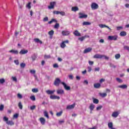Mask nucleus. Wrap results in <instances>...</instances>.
<instances>
[{"instance_id":"nucleus-1","label":"nucleus","mask_w":129,"mask_h":129,"mask_svg":"<svg viewBox=\"0 0 129 129\" xmlns=\"http://www.w3.org/2000/svg\"><path fill=\"white\" fill-rule=\"evenodd\" d=\"M3 120L4 121H6V123L7 124H8V125H15V122H14L13 120L9 121V118L7 117L6 116H4L3 117Z\"/></svg>"},{"instance_id":"nucleus-2","label":"nucleus","mask_w":129,"mask_h":129,"mask_svg":"<svg viewBox=\"0 0 129 129\" xmlns=\"http://www.w3.org/2000/svg\"><path fill=\"white\" fill-rule=\"evenodd\" d=\"M60 83H61V80L59 78H57L54 80L53 84L55 86L58 87L60 85Z\"/></svg>"},{"instance_id":"nucleus-3","label":"nucleus","mask_w":129,"mask_h":129,"mask_svg":"<svg viewBox=\"0 0 129 129\" xmlns=\"http://www.w3.org/2000/svg\"><path fill=\"white\" fill-rule=\"evenodd\" d=\"M91 8L92 10H97V9L99 8V6H98V4L95 3H93L91 5Z\"/></svg>"},{"instance_id":"nucleus-4","label":"nucleus","mask_w":129,"mask_h":129,"mask_svg":"<svg viewBox=\"0 0 129 129\" xmlns=\"http://www.w3.org/2000/svg\"><path fill=\"white\" fill-rule=\"evenodd\" d=\"M108 40H110V41H116L117 40V35L109 36L108 37Z\"/></svg>"},{"instance_id":"nucleus-5","label":"nucleus","mask_w":129,"mask_h":129,"mask_svg":"<svg viewBox=\"0 0 129 129\" xmlns=\"http://www.w3.org/2000/svg\"><path fill=\"white\" fill-rule=\"evenodd\" d=\"M69 43V40H65L64 41H62L60 43V47L62 49H64V48H65V47H66V44H68Z\"/></svg>"},{"instance_id":"nucleus-6","label":"nucleus","mask_w":129,"mask_h":129,"mask_svg":"<svg viewBox=\"0 0 129 129\" xmlns=\"http://www.w3.org/2000/svg\"><path fill=\"white\" fill-rule=\"evenodd\" d=\"M79 19H86V18H87V17H88V16L86 14H84L81 12H80L79 13Z\"/></svg>"},{"instance_id":"nucleus-7","label":"nucleus","mask_w":129,"mask_h":129,"mask_svg":"<svg viewBox=\"0 0 129 129\" xmlns=\"http://www.w3.org/2000/svg\"><path fill=\"white\" fill-rule=\"evenodd\" d=\"M55 5H56V2H50V6L48 7V8L49 10H52V9H54V8H55Z\"/></svg>"},{"instance_id":"nucleus-8","label":"nucleus","mask_w":129,"mask_h":129,"mask_svg":"<svg viewBox=\"0 0 129 129\" xmlns=\"http://www.w3.org/2000/svg\"><path fill=\"white\" fill-rule=\"evenodd\" d=\"M61 84L63 85L64 89L66 90H70L71 89V87H70V86H67V85L66 84V83H64V82H61Z\"/></svg>"},{"instance_id":"nucleus-9","label":"nucleus","mask_w":129,"mask_h":129,"mask_svg":"<svg viewBox=\"0 0 129 129\" xmlns=\"http://www.w3.org/2000/svg\"><path fill=\"white\" fill-rule=\"evenodd\" d=\"M103 55L96 54L93 56V58L94 59H101V58H103Z\"/></svg>"},{"instance_id":"nucleus-10","label":"nucleus","mask_w":129,"mask_h":129,"mask_svg":"<svg viewBox=\"0 0 129 129\" xmlns=\"http://www.w3.org/2000/svg\"><path fill=\"white\" fill-rule=\"evenodd\" d=\"M61 34L62 36H68L70 35V31H68L66 30L62 31L61 32Z\"/></svg>"},{"instance_id":"nucleus-11","label":"nucleus","mask_w":129,"mask_h":129,"mask_svg":"<svg viewBox=\"0 0 129 129\" xmlns=\"http://www.w3.org/2000/svg\"><path fill=\"white\" fill-rule=\"evenodd\" d=\"M39 120H40L41 124H42L43 125H44V124H45V123H46V119L44 117H40L39 118Z\"/></svg>"},{"instance_id":"nucleus-12","label":"nucleus","mask_w":129,"mask_h":129,"mask_svg":"<svg viewBox=\"0 0 129 129\" xmlns=\"http://www.w3.org/2000/svg\"><path fill=\"white\" fill-rule=\"evenodd\" d=\"M50 99H57L59 100V99H60V97L56 95H50Z\"/></svg>"},{"instance_id":"nucleus-13","label":"nucleus","mask_w":129,"mask_h":129,"mask_svg":"<svg viewBox=\"0 0 129 129\" xmlns=\"http://www.w3.org/2000/svg\"><path fill=\"white\" fill-rule=\"evenodd\" d=\"M28 52V50L22 49L19 52V54L21 55H25V54H27Z\"/></svg>"},{"instance_id":"nucleus-14","label":"nucleus","mask_w":129,"mask_h":129,"mask_svg":"<svg viewBox=\"0 0 129 129\" xmlns=\"http://www.w3.org/2000/svg\"><path fill=\"white\" fill-rule=\"evenodd\" d=\"M100 28H107V29H108V30H109V31H111V29H110V28H109V27L107 26L106 25L104 24H100L99 25Z\"/></svg>"},{"instance_id":"nucleus-15","label":"nucleus","mask_w":129,"mask_h":129,"mask_svg":"<svg viewBox=\"0 0 129 129\" xmlns=\"http://www.w3.org/2000/svg\"><path fill=\"white\" fill-rule=\"evenodd\" d=\"M55 90H48L47 91H46V93H47V94H48L49 95H51V94H54V93L55 92Z\"/></svg>"},{"instance_id":"nucleus-16","label":"nucleus","mask_w":129,"mask_h":129,"mask_svg":"<svg viewBox=\"0 0 129 129\" xmlns=\"http://www.w3.org/2000/svg\"><path fill=\"white\" fill-rule=\"evenodd\" d=\"M10 53H12V54H15V55H18L19 54V51L17 50L12 49L9 51Z\"/></svg>"},{"instance_id":"nucleus-17","label":"nucleus","mask_w":129,"mask_h":129,"mask_svg":"<svg viewBox=\"0 0 129 129\" xmlns=\"http://www.w3.org/2000/svg\"><path fill=\"white\" fill-rule=\"evenodd\" d=\"M91 50H92V48L88 47L84 50V53L85 54H86V53H89V52H90Z\"/></svg>"},{"instance_id":"nucleus-18","label":"nucleus","mask_w":129,"mask_h":129,"mask_svg":"<svg viewBox=\"0 0 129 129\" xmlns=\"http://www.w3.org/2000/svg\"><path fill=\"white\" fill-rule=\"evenodd\" d=\"M73 34L74 35H75V36H76L77 37H80V36L81 35V34H80V33L78 32V30L75 31V32H73Z\"/></svg>"},{"instance_id":"nucleus-19","label":"nucleus","mask_w":129,"mask_h":129,"mask_svg":"<svg viewBox=\"0 0 129 129\" xmlns=\"http://www.w3.org/2000/svg\"><path fill=\"white\" fill-rule=\"evenodd\" d=\"M75 107V104L67 106V109H72Z\"/></svg>"},{"instance_id":"nucleus-20","label":"nucleus","mask_w":129,"mask_h":129,"mask_svg":"<svg viewBox=\"0 0 129 129\" xmlns=\"http://www.w3.org/2000/svg\"><path fill=\"white\" fill-rule=\"evenodd\" d=\"M56 93L57 94H64V91L62 89H59L56 90Z\"/></svg>"},{"instance_id":"nucleus-21","label":"nucleus","mask_w":129,"mask_h":129,"mask_svg":"<svg viewBox=\"0 0 129 129\" xmlns=\"http://www.w3.org/2000/svg\"><path fill=\"white\" fill-rule=\"evenodd\" d=\"M118 112H113L111 115L113 117H117L118 116Z\"/></svg>"},{"instance_id":"nucleus-22","label":"nucleus","mask_w":129,"mask_h":129,"mask_svg":"<svg viewBox=\"0 0 129 129\" xmlns=\"http://www.w3.org/2000/svg\"><path fill=\"white\" fill-rule=\"evenodd\" d=\"M118 88H121V89H125L127 88V86L126 85H122L118 86Z\"/></svg>"},{"instance_id":"nucleus-23","label":"nucleus","mask_w":129,"mask_h":129,"mask_svg":"<svg viewBox=\"0 0 129 129\" xmlns=\"http://www.w3.org/2000/svg\"><path fill=\"white\" fill-rule=\"evenodd\" d=\"M34 41L35 43H39L40 44H43V42L41 41L39 38H35Z\"/></svg>"},{"instance_id":"nucleus-24","label":"nucleus","mask_w":129,"mask_h":129,"mask_svg":"<svg viewBox=\"0 0 129 129\" xmlns=\"http://www.w3.org/2000/svg\"><path fill=\"white\" fill-rule=\"evenodd\" d=\"M72 11L73 12H77V11H79V8L78 7H73L72 8Z\"/></svg>"},{"instance_id":"nucleus-25","label":"nucleus","mask_w":129,"mask_h":129,"mask_svg":"<svg viewBox=\"0 0 129 129\" xmlns=\"http://www.w3.org/2000/svg\"><path fill=\"white\" fill-rule=\"evenodd\" d=\"M48 35L50 36L51 39L53 38V35H54V30H51L48 32Z\"/></svg>"},{"instance_id":"nucleus-26","label":"nucleus","mask_w":129,"mask_h":129,"mask_svg":"<svg viewBox=\"0 0 129 129\" xmlns=\"http://www.w3.org/2000/svg\"><path fill=\"white\" fill-rule=\"evenodd\" d=\"M95 108V106L93 104H91L89 106V109H90L91 111H93V110Z\"/></svg>"},{"instance_id":"nucleus-27","label":"nucleus","mask_w":129,"mask_h":129,"mask_svg":"<svg viewBox=\"0 0 129 129\" xmlns=\"http://www.w3.org/2000/svg\"><path fill=\"white\" fill-rule=\"evenodd\" d=\"M120 36L121 37H124L126 36V32L125 31H122L120 33Z\"/></svg>"},{"instance_id":"nucleus-28","label":"nucleus","mask_w":129,"mask_h":129,"mask_svg":"<svg viewBox=\"0 0 129 129\" xmlns=\"http://www.w3.org/2000/svg\"><path fill=\"white\" fill-rule=\"evenodd\" d=\"M99 95L104 98V97H106V96H107V94H106V93H99Z\"/></svg>"},{"instance_id":"nucleus-29","label":"nucleus","mask_w":129,"mask_h":129,"mask_svg":"<svg viewBox=\"0 0 129 129\" xmlns=\"http://www.w3.org/2000/svg\"><path fill=\"white\" fill-rule=\"evenodd\" d=\"M91 25V23L88 22H84L83 23V26H89Z\"/></svg>"},{"instance_id":"nucleus-30","label":"nucleus","mask_w":129,"mask_h":129,"mask_svg":"<svg viewBox=\"0 0 129 129\" xmlns=\"http://www.w3.org/2000/svg\"><path fill=\"white\" fill-rule=\"evenodd\" d=\"M93 99V103H95V104H98V103H99V100H98V99L95 98H94Z\"/></svg>"},{"instance_id":"nucleus-31","label":"nucleus","mask_w":129,"mask_h":129,"mask_svg":"<svg viewBox=\"0 0 129 129\" xmlns=\"http://www.w3.org/2000/svg\"><path fill=\"white\" fill-rule=\"evenodd\" d=\"M101 85L99 83H97V84H94V87L95 88H99V87H100Z\"/></svg>"},{"instance_id":"nucleus-32","label":"nucleus","mask_w":129,"mask_h":129,"mask_svg":"<svg viewBox=\"0 0 129 129\" xmlns=\"http://www.w3.org/2000/svg\"><path fill=\"white\" fill-rule=\"evenodd\" d=\"M53 22H54V23H57V20L55 19H52L50 21L48 22V24H52Z\"/></svg>"},{"instance_id":"nucleus-33","label":"nucleus","mask_w":129,"mask_h":129,"mask_svg":"<svg viewBox=\"0 0 129 129\" xmlns=\"http://www.w3.org/2000/svg\"><path fill=\"white\" fill-rule=\"evenodd\" d=\"M18 107H19L20 109H23V105L22 104V102H20L18 103Z\"/></svg>"},{"instance_id":"nucleus-34","label":"nucleus","mask_w":129,"mask_h":129,"mask_svg":"<svg viewBox=\"0 0 129 129\" xmlns=\"http://www.w3.org/2000/svg\"><path fill=\"white\" fill-rule=\"evenodd\" d=\"M5 82H6V80H5V79L2 78V79H0L1 84H4V83H5Z\"/></svg>"},{"instance_id":"nucleus-35","label":"nucleus","mask_w":129,"mask_h":129,"mask_svg":"<svg viewBox=\"0 0 129 129\" xmlns=\"http://www.w3.org/2000/svg\"><path fill=\"white\" fill-rule=\"evenodd\" d=\"M59 27H60V25L59 24V23H56L54 26V29H59Z\"/></svg>"},{"instance_id":"nucleus-36","label":"nucleus","mask_w":129,"mask_h":129,"mask_svg":"<svg viewBox=\"0 0 129 129\" xmlns=\"http://www.w3.org/2000/svg\"><path fill=\"white\" fill-rule=\"evenodd\" d=\"M30 99L32 100V101H35V100H36V97H35L34 95H32L30 96Z\"/></svg>"},{"instance_id":"nucleus-37","label":"nucleus","mask_w":129,"mask_h":129,"mask_svg":"<svg viewBox=\"0 0 129 129\" xmlns=\"http://www.w3.org/2000/svg\"><path fill=\"white\" fill-rule=\"evenodd\" d=\"M62 113H63V111H61L59 112H57L56 113V116H61V115H62Z\"/></svg>"},{"instance_id":"nucleus-38","label":"nucleus","mask_w":129,"mask_h":129,"mask_svg":"<svg viewBox=\"0 0 129 129\" xmlns=\"http://www.w3.org/2000/svg\"><path fill=\"white\" fill-rule=\"evenodd\" d=\"M116 80L119 83H122V80L120 79V78H116Z\"/></svg>"},{"instance_id":"nucleus-39","label":"nucleus","mask_w":129,"mask_h":129,"mask_svg":"<svg viewBox=\"0 0 129 129\" xmlns=\"http://www.w3.org/2000/svg\"><path fill=\"white\" fill-rule=\"evenodd\" d=\"M115 59H119L120 58V54H116L115 55Z\"/></svg>"},{"instance_id":"nucleus-40","label":"nucleus","mask_w":129,"mask_h":129,"mask_svg":"<svg viewBox=\"0 0 129 129\" xmlns=\"http://www.w3.org/2000/svg\"><path fill=\"white\" fill-rule=\"evenodd\" d=\"M44 116L47 117V118H49V115L48 114V112L46 111H45L44 112Z\"/></svg>"},{"instance_id":"nucleus-41","label":"nucleus","mask_w":129,"mask_h":129,"mask_svg":"<svg viewBox=\"0 0 129 129\" xmlns=\"http://www.w3.org/2000/svg\"><path fill=\"white\" fill-rule=\"evenodd\" d=\"M32 92H34V93H37V92H38L39 90L38 89L33 88L32 89Z\"/></svg>"},{"instance_id":"nucleus-42","label":"nucleus","mask_w":129,"mask_h":129,"mask_svg":"<svg viewBox=\"0 0 129 129\" xmlns=\"http://www.w3.org/2000/svg\"><path fill=\"white\" fill-rule=\"evenodd\" d=\"M20 67L21 68H25L26 67V63L23 62L20 63Z\"/></svg>"},{"instance_id":"nucleus-43","label":"nucleus","mask_w":129,"mask_h":129,"mask_svg":"<svg viewBox=\"0 0 129 129\" xmlns=\"http://www.w3.org/2000/svg\"><path fill=\"white\" fill-rule=\"evenodd\" d=\"M32 61H35V60H36V59H37V56H36V55H33L32 56H31Z\"/></svg>"},{"instance_id":"nucleus-44","label":"nucleus","mask_w":129,"mask_h":129,"mask_svg":"<svg viewBox=\"0 0 129 129\" xmlns=\"http://www.w3.org/2000/svg\"><path fill=\"white\" fill-rule=\"evenodd\" d=\"M50 58H51V55H44V59H50Z\"/></svg>"},{"instance_id":"nucleus-45","label":"nucleus","mask_w":129,"mask_h":129,"mask_svg":"<svg viewBox=\"0 0 129 129\" xmlns=\"http://www.w3.org/2000/svg\"><path fill=\"white\" fill-rule=\"evenodd\" d=\"M53 14H54V15H59L60 14V11H54L53 12Z\"/></svg>"},{"instance_id":"nucleus-46","label":"nucleus","mask_w":129,"mask_h":129,"mask_svg":"<svg viewBox=\"0 0 129 129\" xmlns=\"http://www.w3.org/2000/svg\"><path fill=\"white\" fill-rule=\"evenodd\" d=\"M109 66H110V67H111V68H116V66H114L112 63H109Z\"/></svg>"},{"instance_id":"nucleus-47","label":"nucleus","mask_w":129,"mask_h":129,"mask_svg":"<svg viewBox=\"0 0 129 129\" xmlns=\"http://www.w3.org/2000/svg\"><path fill=\"white\" fill-rule=\"evenodd\" d=\"M4 107H4V105H0V111H3V110H4Z\"/></svg>"},{"instance_id":"nucleus-48","label":"nucleus","mask_w":129,"mask_h":129,"mask_svg":"<svg viewBox=\"0 0 129 129\" xmlns=\"http://www.w3.org/2000/svg\"><path fill=\"white\" fill-rule=\"evenodd\" d=\"M17 96H18V98H20V99H21V98H23V96H22V95L20 93H18L17 94Z\"/></svg>"},{"instance_id":"nucleus-49","label":"nucleus","mask_w":129,"mask_h":129,"mask_svg":"<svg viewBox=\"0 0 129 129\" xmlns=\"http://www.w3.org/2000/svg\"><path fill=\"white\" fill-rule=\"evenodd\" d=\"M12 80L15 82H17V81H18V79H17V78L16 77H12Z\"/></svg>"},{"instance_id":"nucleus-50","label":"nucleus","mask_w":129,"mask_h":129,"mask_svg":"<svg viewBox=\"0 0 129 129\" xmlns=\"http://www.w3.org/2000/svg\"><path fill=\"white\" fill-rule=\"evenodd\" d=\"M35 108H36V106L35 105H33V106H31L30 107V109L31 110H34V109H35Z\"/></svg>"},{"instance_id":"nucleus-51","label":"nucleus","mask_w":129,"mask_h":129,"mask_svg":"<svg viewBox=\"0 0 129 129\" xmlns=\"http://www.w3.org/2000/svg\"><path fill=\"white\" fill-rule=\"evenodd\" d=\"M13 117L14 118H18V117H19V114L18 113L15 114L13 116Z\"/></svg>"},{"instance_id":"nucleus-52","label":"nucleus","mask_w":129,"mask_h":129,"mask_svg":"<svg viewBox=\"0 0 129 129\" xmlns=\"http://www.w3.org/2000/svg\"><path fill=\"white\" fill-rule=\"evenodd\" d=\"M102 108V106L100 105L99 106L97 107L96 110H100Z\"/></svg>"},{"instance_id":"nucleus-53","label":"nucleus","mask_w":129,"mask_h":129,"mask_svg":"<svg viewBox=\"0 0 129 129\" xmlns=\"http://www.w3.org/2000/svg\"><path fill=\"white\" fill-rule=\"evenodd\" d=\"M30 73H31V74H35L36 73V71L35 70H31L30 71Z\"/></svg>"},{"instance_id":"nucleus-54","label":"nucleus","mask_w":129,"mask_h":129,"mask_svg":"<svg viewBox=\"0 0 129 129\" xmlns=\"http://www.w3.org/2000/svg\"><path fill=\"white\" fill-rule=\"evenodd\" d=\"M59 14L61 15V16H65V12H63V11H61V12H59Z\"/></svg>"},{"instance_id":"nucleus-55","label":"nucleus","mask_w":129,"mask_h":129,"mask_svg":"<svg viewBox=\"0 0 129 129\" xmlns=\"http://www.w3.org/2000/svg\"><path fill=\"white\" fill-rule=\"evenodd\" d=\"M48 20H49V19L48 18V17H45L43 19V22H48Z\"/></svg>"},{"instance_id":"nucleus-56","label":"nucleus","mask_w":129,"mask_h":129,"mask_svg":"<svg viewBox=\"0 0 129 129\" xmlns=\"http://www.w3.org/2000/svg\"><path fill=\"white\" fill-rule=\"evenodd\" d=\"M84 39H85V37H82L79 38V40H80V41H81V42H82V41H83V40H84Z\"/></svg>"},{"instance_id":"nucleus-57","label":"nucleus","mask_w":129,"mask_h":129,"mask_svg":"<svg viewBox=\"0 0 129 129\" xmlns=\"http://www.w3.org/2000/svg\"><path fill=\"white\" fill-rule=\"evenodd\" d=\"M14 63H15L16 65H19V64H20V62H19V60H14Z\"/></svg>"},{"instance_id":"nucleus-58","label":"nucleus","mask_w":129,"mask_h":129,"mask_svg":"<svg viewBox=\"0 0 129 129\" xmlns=\"http://www.w3.org/2000/svg\"><path fill=\"white\" fill-rule=\"evenodd\" d=\"M27 7L28 9H31V2H29L27 5Z\"/></svg>"},{"instance_id":"nucleus-59","label":"nucleus","mask_w":129,"mask_h":129,"mask_svg":"<svg viewBox=\"0 0 129 129\" xmlns=\"http://www.w3.org/2000/svg\"><path fill=\"white\" fill-rule=\"evenodd\" d=\"M88 72H91V70H92V68L91 67H88Z\"/></svg>"},{"instance_id":"nucleus-60","label":"nucleus","mask_w":129,"mask_h":129,"mask_svg":"<svg viewBox=\"0 0 129 129\" xmlns=\"http://www.w3.org/2000/svg\"><path fill=\"white\" fill-rule=\"evenodd\" d=\"M58 67H59V66H58V64L57 63H54L53 64V68H58Z\"/></svg>"},{"instance_id":"nucleus-61","label":"nucleus","mask_w":129,"mask_h":129,"mask_svg":"<svg viewBox=\"0 0 129 129\" xmlns=\"http://www.w3.org/2000/svg\"><path fill=\"white\" fill-rule=\"evenodd\" d=\"M105 81V79H101L100 80V83H102V82H104Z\"/></svg>"},{"instance_id":"nucleus-62","label":"nucleus","mask_w":129,"mask_h":129,"mask_svg":"<svg viewBox=\"0 0 129 129\" xmlns=\"http://www.w3.org/2000/svg\"><path fill=\"white\" fill-rule=\"evenodd\" d=\"M69 78L71 79V80H73V75H71L69 76Z\"/></svg>"},{"instance_id":"nucleus-63","label":"nucleus","mask_w":129,"mask_h":129,"mask_svg":"<svg viewBox=\"0 0 129 129\" xmlns=\"http://www.w3.org/2000/svg\"><path fill=\"white\" fill-rule=\"evenodd\" d=\"M99 70H100V68H96L94 70V71L95 72H96V71H99Z\"/></svg>"},{"instance_id":"nucleus-64","label":"nucleus","mask_w":129,"mask_h":129,"mask_svg":"<svg viewBox=\"0 0 129 129\" xmlns=\"http://www.w3.org/2000/svg\"><path fill=\"white\" fill-rule=\"evenodd\" d=\"M94 62L93 61H89V65H93V63Z\"/></svg>"}]
</instances>
